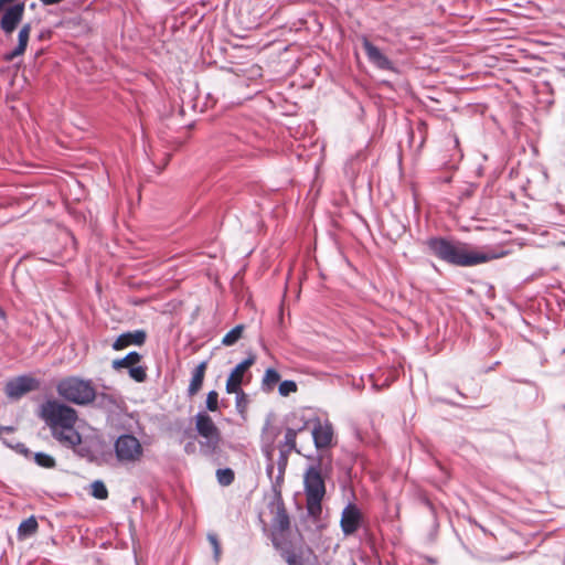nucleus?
I'll return each instance as SVG.
<instances>
[{
	"label": "nucleus",
	"mask_w": 565,
	"mask_h": 565,
	"mask_svg": "<svg viewBox=\"0 0 565 565\" xmlns=\"http://www.w3.org/2000/svg\"><path fill=\"white\" fill-rule=\"evenodd\" d=\"M255 355L252 354L232 370L225 385L228 394L237 393V391L242 390L241 385L243 383L244 374L255 363Z\"/></svg>",
	"instance_id": "11"
},
{
	"label": "nucleus",
	"mask_w": 565,
	"mask_h": 565,
	"mask_svg": "<svg viewBox=\"0 0 565 565\" xmlns=\"http://www.w3.org/2000/svg\"><path fill=\"white\" fill-rule=\"evenodd\" d=\"M303 488L308 515L318 521L322 513V500L326 495V482L321 475L320 463L308 467L303 475Z\"/></svg>",
	"instance_id": "4"
},
{
	"label": "nucleus",
	"mask_w": 565,
	"mask_h": 565,
	"mask_svg": "<svg viewBox=\"0 0 565 565\" xmlns=\"http://www.w3.org/2000/svg\"><path fill=\"white\" fill-rule=\"evenodd\" d=\"M39 530V523L35 516H30L23 520L18 527V539L24 540L29 536L34 535Z\"/></svg>",
	"instance_id": "19"
},
{
	"label": "nucleus",
	"mask_w": 565,
	"mask_h": 565,
	"mask_svg": "<svg viewBox=\"0 0 565 565\" xmlns=\"http://www.w3.org/2000/svg\"><path fill=\"white\" fill-rule=\"evenodd\" d=\"M24 2L0 0V29L6 35H11L23 19Z\"/></svg>",
	"instance_id": "6"
},
{
	"label": "nucleus",
	"mask_w": 565,
	"mask_h": 565,
	"mask_svg": "<svg viewBox=\"0 0 565 565\" xmlns=\"http://www.w3.org/2000/svg\"><path fill=\"white\" fill-rule=\"evenodd\" d=\"M429 250L440 260L459 267H471L503 256V253L481 252L463 242L431 237L426 242Z\"/></svg>",
	"instance_id": "2"
},
{
	"label": "nucleus",
	"mask_w": 565,
	"mask_h": 565,
	"mask_svg": "<svg viewBox=\"0 0 565 565\" xmlns=\"http://www.w3.org/2000/svg\"><path fill=\"white\" fill-rule=\"evenodd\" d=\"M141 361V355L138 352H130L122 359L113 361V367L115 370L134 367Z\"/></svg>",
	"instance_id": "20"
},
{
	"label": "nucleus",
	"mask_w": 565,
	"mask_h": 565,
	"mask_svg": "<svg viewBox=\"0 0 565 565\" xmlns=\"http://www.w3.org/2000/svg\"><path fill=\"white\" fill-rule=\"evenodd\" d=\"M195 429L198 434L205 439L202 446L209 448L211 452H215L221 443V431L213 422L212 417L205 412L195 415Z\"/></svg>",
	"instance_id": "7"
},
{
	"label": "nucleus",
	"mask_w": 565,
	"mask_h": 565,
	"mask_svg": "<svg viewBox=\"0 0 565 565\" xmlns=\"http://www.w3.org/2000/svg\"><path fill=\"white\" fill-rule=\"evenodd\" d=\"M56 392L62 399L78 406L93 404L97 396L93 380L77 375L61 379L56 383Z\"/></svg>",
	"instance_id": "3"
},
{
	"label": "nucleus",
	"mask_w": 565,
	"mask_h": 565,
	"mask_svg": "<svg viewBox=\"0 0 565 565\" xmlns=\"http://www.w3.org/2000/svg\"><path fill=\"white\" fill-rule=\"evenodd\" d=\"M147 333L145 330H135L120 334L113 343V349L120 351L129 345H142L146 342Z\"/></svg>",
	"instance_id": "14"
},
{
	"label": "nucleus",
	"mask_w": 565,
	"mask_h": 565,
	"mask_svg": "<svg viewBox=\"0 0 565 565\" xmlns=\"http://www.w3.org/2000/svg\"><path fill=\"white\" fill-rule=\"evenodd\" d=\"M31 30L32 28L30 23H25L21 26L18 34V45L14 47V50L4 54L3 58L6 61H12L13 58L21 56L25 52Z\"/></svg>",
	"instance_id": "15"
},
{
	"label": "nucleus",
	"mask_w": 565,
	"mask_h": 565,
	"mask_svg": "<svg viewBox=\"0 0 565 565\" xmlns=\"http://www.w3.org/2000/svg\"><path fill=\"white\" fill-rule=\"evenodd\" d=\"M129 375L136 382H139V383L145 382L147 379L146 367L135 365L134 367H130Z\"/></svg>",
	"instance_id": "27"
},
{
	"label": "nucleus",
	"mask_w": 565,
	"mask_h": 565,
	"mask_svg": "<svg viewBox=\"0 0 565 565\" xmlns=\"http://www.w3.org/2000/svg\"><path fill=\"white\" fill-rule=\"evenodd\" d=\"M273 545L288 565H319L318 557L310 547L296 548L290 543L281 542L276 535Z\"/></svg>",
	"instance_id": "5"
},
{
	"label": "nucleus",
	"mask_w": 565,
	"mask_h": 565,
	"mask_svg": "<svg viewBox=\"0 0 565 565\" xmlns=\"http://www.w3.org/2000/svg\"><path fill=\"white\" fill-rule=\"evenodd\" d=\"M216 478L221 486L226 487L233 483L235 475L231 468H224L216 471Z\"/></svg>",
	"instance_id": "24"
},
{
	"label": "nucleus",
	"mask_w": 565,
	"mask_h": 565,
	"mask_svg": "<svg viewBox=\"0 0 565 565\" xmlns=\"http://www.w3.org/2000/svg\"><path fill=\"white\" fill-rule=\"evenodd\" d=\"M116 457L121 462H136L142 457L140 441L132 435H121L115 443Z\"/></svg>",
	"instance_id": "8"
},
{
	"label": "nucleus",
	"mask_w": 565,
	"mask_h": 565,
	"mask_svg": "<svg viewBox=\"0 0 565 565\" xmlns=\"http://www.w3.org/2000/svg\"><path fill=\"white\" fill-rule=\"evenodd\" d=\"M363 47L369 56V58L380 68L388 70L391 68V62L388 58L369 40H363Z\"/></svg>",
	"instance_id": "17"
},
{
	"label": "nucleus",
	"mask_w": 565,
	"mask_h": 565,
	"mask_svg": "<svg viewBox=\"0 0 565 565\" xmlns=\"http://www.w3.org/2000/svg\"><path fill=\"white\" fill-rule=\"evenodd\" d=\"M39 416L50 427L52 437L62 446L82 457L87 454L88 450L82 447V435L75 429L78 419L75 408L61 401L49 399L41 405Z\"/></svg>",
	"instance_id": "1"
},
{
	"label": "nucleus",
	"mask_w": 565,
	"mask_h": 565,
	"mask_svg": "<svg viewBox=\"0 0 565 565\" xmlns=\"http://www.w3.org/2000/svg\"><path fill=\"white\" fill-rule=\"evenodd\" d=\"M0 317L4 318V312L1 308H0Z\"/></svg>",
	"instance_id": "33"
},
{
	"label": "nucleus",
	"mask_w": 565,
	"mask_h": 565,
	"mask_svg": "<svg viewBox=\"0 0 565 565\" xmlns=\"http://www.w3.org/2000/svg\"><path fill=\"white\" fill-rule=\"evenodd\" d=\"M236 394V408L237 411L243 414L246 411L248 398L247 395L242 391H237Z\"/></svg>",
	"instance_id": "29"
},
{
	"label": "nucleus",
	"mask_w": 565,
	"mask_h": 565,
	"mask_svg": "<svg viewBox=\"0 0 565 565\" xmlns=\"http://www.w3.org/2000/svg\"><path fill=\"white\" fill-rule=\"evenodd\" d=\"M90 494L98 500H106L108 498V490L105 483L96 480L90 484Z\"/></svg>",
	"instance_id": "23"
},
{
	"label": "nucleus",
	"mask_w": 565,
	"mask_h": 565,
	"mask_svg": "<svg viewBox=\"0 0 565 565\" xmlns=\"http://www.w3.org/2000/svg\"><path fill=\"white\" fill-rule=\"evenodd\" d=\"M207 540L213 547L215 559L218 561V558L221 556V545H220L217 536L215 534H209Z\"/></svg>",
	"instance_id": "30"
},
{
	"label": "nucleus",
	"mask_w": 565,
	"mask_h": 565,
	"mask_svg": "<svg viewBox=\"0 0 565 565\" xmlns=\"http://www.w3.org/2000/svg\"><path fill=\"white\" fill-rule=\"evenodd\" d=\"M15 430L12 426H0V439H2L8 446H11V444L7 443L4 435L12 434Z\"/></svg>",
	"instance_id": "31"
},
{
	"label": "nucleus",
	"mask_w": 565,
	"mask_h": 565,
	"mask_svg": "<svg viewBox=\"0 0 565 565\" xmlns=\"http://www.w3.org/2000/svg\"><path fill=\"white\" fill-rule=\"evenodd\" d=\"M298 386L295 381L286 380L279 384L278 391L281 396H288L291 393H296Z\"/></svg>",
	"instance_id": "26"
},
{
	"label": "nucleus",
	"mask_w": 565,
	"mask_h": 565,
	"mask_svg": "<svg viewBox=\"0 0 565 565\" xmlns=\"http://www.w3.org/2000/svg\"><path fill=\"white\" fill-rule=\"evenodd\" d=\"M361 512L355 504H348L341 514L340 525L345 535H351L358 531L361 523Z\"/></svg>",
	"instance_id": "12"
},
{
	"label": "nucleus",
	"mask_w": 565,
	"mask_h": 565,
	"mask_svg": "<svg viewBox=\"0 0 565 565\" xmlns=\"http://www.w3.org/2000/svg\"><path fill=\"white\" fill-rule=\"evenodd\" d=\"M41 383L31 375H21L8 381L4 385V393L10 399H20L25 394L38 391Z\"/></svg>",
	"instance_id": "9"
},
{
	"label": "nucleus",
	"mask_w": 565,
	"mask_h": 565,
	"mask_svg": "<svg viewBox=\"0 0 565 565\" xmlns=\"http://www.w3.org/2000/svg\"><path fill=\"white\" fill-rule=\"evenodd\" d=\"M308 420H301L300 424L294 425L292 427H287L285 431V440H284V447L287 448V451H296L297 454H300L299 449L297 448V435L308 428Z\"/></svg>",
	"instance_id": "16"
},
{
	"label": "nucleus",
	"mask_w": 565,
	"mask_h": 565,
	"mask_svg": "<svg viewBox=\"0 0 565 565\" xmlns=\"http://www.w3.org/2000/svg\"><path fill=\"white\" fill-rule=\"evenodd\" d=\"M207 369V362H201L193 371L192 379L188 388L189 396H194L199 393L203 385L205 372Z\"/></svg>",
	"instance_id": "18"
},
{
	"label": "nucleus",
	"mask_w": 565,
	"mask_h": 565,
	"mask_svg": "<svg viewBox=\"0 0 565 565\" xmlns=\"http://www.w3.org/2000/svg\"><path fill=\"white\" fill-rule=\"evenodd\" d=\"M279 381L280 374L275 369H267L262 380L263 388L270 392Z\"/></svg>",
	"instance_id": "21"
},
{
	"label": "nucleus",
	"mask_w": 565,
	"mask_h": 565,
	"mask_svg": "<svg viewBox=\"0 0 565 565\" xmlns=\"http://www.w3.org/2000/svg\"><path fill=\"white\" fill-rule=\"evenodd\" d=\"M244 326L238 324L230 330L222 339V343L226 347L235 344L243 335Z\"/></svg>",
	"instance_id": "22"
},
{
	"label": "nucleus",
	"mask_w": 565,
	"mask_h": 565,
	"mask_svg": "<svg viewBox=\"0 0 565 565\" xmlns=\"http://www.w3.org/2000/svg\"><path fill=\"white\" fill-rule=\"evenodd\" d=\"M289 529H290V518L288 515V512H287L285 505L281 503L277 507V511H276L274 520H273L271 540L276 535L281 542H284V535L286 532L289 531Z\"/></svg>",
	"instance_id": "13"
},
{
	"label": "nucleus",
	"mask_w": 565,
	"mask_h": 565,
	"mask_svg": "<svg viewBox=\"0 0 565 565\" xmlns=\"http://www.w3.org/2000/svg\"><path fill=\"white\" fill-rule=\"evenodd\" d=\"M34 461L40 467L47 468V469L54 468L56 466L55 459L52 456L44 454V452H36L34 455Z\"/></svg>",
	"instance_id": "25"
},
{
	"label": "nucleus",
	"mask_w": 565,
	"mask_h": 565,
	"mask_svg": "<svg viewBox=\"0 0 565 565\" xmlns=\"http://www.w3.org/2000/svg\"><path fill=\"white\" fill-rule=\"evenodd\" d=\"M315 447L318 450L329 449L334 443V429L329 420H320L317 418L311 429Z\"/></svg>",
	"instance_id": "10"
},
{
	"label": "nucleus",
	"mask_w": 565,
	"mask_h": 565,
	"mask_svg": "<svg viewBox=\"0 0 565 565\" xmlns=\"http://www.w3.org/2000/svg\"><path fill=\"white\" fill-rule=\"evenodd\" d=\"M206 408L210 412H216L218 409V393L216 391H211L207 393Z\"/></svg>",
	"instance_id": "28"
},
{
	"label": "nucleus",
	"mask_w": 565,
	"mask_h": 565,
	"mask_svg": "<svg viewBox=\"0 0 565 565\" xmlns=\"http://www.w3.org/2000/svg\"><path fill=\"white\" fill-rule=\"evenodd\" d=\"M44 4H54V3H58L61 2L62 0H41Z\"/></svg>",
	"instance_id": "32"
}]
</instances>
